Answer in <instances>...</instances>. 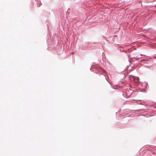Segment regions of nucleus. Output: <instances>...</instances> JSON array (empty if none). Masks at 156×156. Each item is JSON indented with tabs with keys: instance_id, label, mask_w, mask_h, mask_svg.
Returning a JSON list of instances; mask_svg holds the SVG:
<instances>
[{
	"instance_id": "1",
	"label": "nucleus",
	"mask_w": 156,
	"mask_h": 156,
	"mask_svg": "<svg viewBox=\"0 0 156 156\" xmlns=\"http://www.w3.org/2000/svg\"><path fill=\"white\" fill-rule=\"evenodd\" d=\"M129 77H130V80H131L133 79V80H136L135 79H136V82H138V78L136 77H135L133 76V75H130Z\"/></svg>"
},
{
	"instance_id": "2",
	"label": "nucleus",
	"mask_w": 156,
	"mask_h": 156,
	"mask_svg": "<svg viewBox=\"0 0 156 156\" xmlns=\"http://www.w3.org/2000/svg\"><path fill=\"white\" fill-rule=\"evenodd\" d=\"M103 71L104 73H106L105 71V70H103Z\"/></svg>"
}]
</instances>
